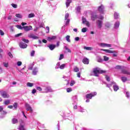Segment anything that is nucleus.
<instances>
[{
  "mask_svg": "<svg viewBox=\"0 0 130 130\" xmlns=\"http://www.w3.org/2000/svg\"><path fill=\"white\" fill-rule=\"evenodd\" d=\"M0 35L1 36H4V35H5V32H4V31L2 29H0Z\"/></svg>",
  "mask_w": 130,
  "mask_h": 130,
  "instance_id": "de8ad7c7",
  "label": "nucleus"
},
{
  "mask_svg": "<svg viewBox=\"0 0 130 130\" xmlns=\"http://www.w3.org/2000/svg\"><path fill=\"white\" fill-rule=\"evenodd\" d=\"M28 37L29 38H32V39H38V37L35 36L34 34L32 33L29 34Z\"/></svg>",
  "mask_w": 130,
  "mask_h": 130,
  "instance_id": "1a4fd4ad",
  "label": "nucleus"
},
{
  "mask_svg": "<svg viewBox=\"0 0 130 130\" xmlns=\"http://www.w3.org/2000/svg\"><path fill=\"white\" fill-rule=\"evenodd\" d=\"M25 107L26 108L27 111H30V112H33V109H32V107L28 104V103H25Z\"/></svg>",
  "mask_w": 130,
  "mask_h": 130,
  "instance_id": "423d86ee",
  "label": "nucleus"
},
{
  "mask_svg": "<svg viewBox=\"0 0 130 130\" xmlns=\"http://www.w3.org/2000/svg\"><path fill=\"white\" fill-rule=\"evenodd\" d=\"M15 17H16V18H19V19H22V15L20 14H16Z\"/></svg>",
  "mask_w": 130,
  "mask_h": 130,
  "instance_id": "7c9ffc66",
  "label": "nucleus"
},
{
  "mask_svg": "<svg viewBox=\"0 0 130 130\" xmlns=\"http://www.w3.org/2000/svg\"><path fill=\"white\" fill-rule=\"evenodd\" d=\"M126 97H127V98L129 97V92H128V91L126 92Z\"/></svg>",
  "mask_w": 130,
  "mask_h": 130,
  "instance_id": "bf43d9fd",
  "label": "nucleus"
},
{
  "mask_svg": "<svg viewBox=\"0 0 130 130\" xmlns=\"http://www.w3.org/2000/svg\"><path fill=\"white\" fill-rule=\"evenodd\" d=\"M97 95V92H92L91 93L87 94L85 95V98L86 99H92V97H94V96H96Z\"/></svg>",
  "mask_w": 130,
  "mask_h": 130,
  "instance_id": "f03ea898",
  "label": "nucleus"
},
{
  "mask_svg": "<svg viewBox=\"0 0 130 130\" xmlns=\"http://www.w3.org/2000/svg\"><path fill=\"white\" fill-rule=\"evenodd\" d=\"M40 28H44V23H41L39 25Z\"/></svg>",
  "mask_w": 130,
  "mask_h": 130,
  "instance_id": "09e8293b",
  "label": "nucleus"
},
{
  "mask_svg": "<svg viewBox=\"0 0 130 130\" xmlns=\"http://www.w3.org/2000/svg\"><path fill=\"white\" fill-rule=\"evenodd\" d=\"M99 19H100V20H98V26L99 28H101L102 27V24H103V21L102 20L104 19V17L103 16H101Z\"/></svg>",
  "mask_w": 130,
  "mask_h": 130,
  "instance_id": "20e7f679",
  "label": "nucleus"
},
{
  "mask_svg": "<svg viewBox=\"0 0 130 130\" xmlns=\"http://www.w3.org/2000/svg\"><path fill=\"white\" fill-rule=\"evenodd\" d=\"M66 20L67 21L66 22V25L68 26V25H69L71 20H70V19H68Z\"/></svg>",
  "mask_w": 130,
  "mask_h": 130,
  "instance_id": "e433bc0d",
  "label": "nucleus"
},
{
  "mask_svg": "<svg viewBox=\"0 0 130 130\" xmlns=\"http://www.w3.org/2000/svg\"><path fill=\"white\" fill-rule=\"evenodd\" d=\"M72 3V0H67V2L66 3L67 8H69L70 7V5Z\"/></svg>",
  "mask_w": 130,
  "mask_h": 130,
  "instance_id": "a211bd4d",
  "label": "nucleus"
},
{
  "mask_svg": "<svg viewBox=\"0 0 130 130\" xmlns=\"http://www.w3.org/2000/svg\"><path fill=\"white\" fill-rule=\"evenodd\" d=\"M3 64L5 68H8V67H9V64L8 63L4 62Z\"/></svg>",
  "mask_w": 130,
  "mask_h": 130,
  "instance_id": "5fc2aeb1",
  "label": "nucleus"
},
{
  "mask_svg": "<svg viewBox=\"0 0 130 130\" xmlns=\"http://www.w3.org/2000/svg\"><path fill=\"white\" fill-rule=\"evenodd\" d=\"M74 72L78 73V72H79V68H78V67L74 68Z\"/></svg>",
  "mask_w": 130,
  "mask_h": 130,
  "instance_id": "4d7b16f0",
  "label": "nucleus"
},
{
  "mask_svg": "<svg viewBox=\"0 0 130 130\" xmlns=\"http://www.w3.org/2000/svg\"><path fill=\"white\" fill-rule=\"evenodd\" d=\"M69 17H70V14H69V13H66L64 16V20H68Z\"/></svg>",
  "mask_w": 130,
  "mask_h": 130,
  "instance_id": "f704fd0d",
  "label": "nucleus"
},
{
  "mask_svg": "<svg viewBox=\"0 0 130 130\" xmlns=\"http://www.w3.org/2000/svg\"><path fill=\"white\" fill-rule=\"evenodd\" d=\"M82 62H83L84 64H89V59L87 58H83L82 60Z\"/></svg>",
  "mask_w": 130,
  "mask_h": 130,
  "instance_id": "4468645a",
  "label": "nucleus"
},
{
  "mask_svg": "<svg viewBox=\"0 0 130 130\" xmlns=\"http://www.w3.org/2000/svg\"><path fill=\"white\" fill-rule=\"evenodd\" d=\"M64 48L67 51V52H69V53H72V50H71V49H70L69 48H68V47L65 46Z\"/></svg>",
  "mask_w": 130,
  "mask_h": 130,
  "instance_id": "393cba45",
  "label": "nucleus"
},
{
  "mask_svg": "<svg viewBox=\"0 0 130 130\" xmlns=\"http://www.w3.org/2000/svg\"><path fill=\"white\" fill-rule=\"evenodd\" d=\"M10 100H6L4 102V104L5 105H8V104H10Z\"/></svg>",
  "mask_w": 130,
  "mask_h": 130,
  "instance_id": "c9c22d12",
  "label": "nucleus"
},
{
  "mask_svg": "<svg viewBox=\"0 0 130 130\" xmlns=\"http://www.w3.org/2000/svg\"><path fill=\"white\" fill-rule=\"evenodd\" d=\"M8 55L11 58H13V54L11 52L8 53Z\"/></svg>",
  "mask_w": 130,
  "mask_h": 130,
  "instance_id": "680f3d73",
  "label": "nucleus"
},
{
  "mask_svg": "<svg viewBox=\"0 0 130 130\" xmlns=\"http://www.w3.org/2000/svg\"><path fill=\"white\" fill-rule=\"evenodd\" d=\"M12 123H13V124H15V123H18V119H16L15 118H13L12 120Z\"/></svg>",
  "mask_w": 130,
  "mask_h": 130,
  "instance_id": "412c9836",
  "label": "nucleus"
},
{
  "mask_svg": "<svg viewBox=\"0 0 130 130\" xmlns=\"http://www.w3.org/2000/svg\"><path fill=\"white\" fill-rule=\"evenodd\" d=\"M106 73V71L102 70L100 69H98V74H105Z\"/></svg>",
  "mask_w": 130,
  "mask_h": 130,
  "instance_id": "aec40b11",
  "label": "nucleus"
},
{
  "mask_svg": "<svg viewBox=\"0 0 130 130\" xmlns=\"http://www.w3.org/2000/svg\"><path fill=\"white\" fill-rule=\"evenodd\" d=\"M34 17H35V15L34 14V13H30L28 15V18H34Z\"/></svg>",
  "mask_w": 130,
  "mask_h": 130,
  "instance_id": "2f4dec72",
  "label": "nucleus"
},
{
  "mask_svg": "<svg viewBox=\"0 0 130 130\" xmlns=\"http://www.w3.org/2000/svg\"><path fill=\"white\" fill-rule=\"evenodd\" d=\"M103 51H105L106 53H115V51H112V50H107V49H102Z\"/></svg>",
  "mask_w": 130,
  "mask_h": 130,
  "instance_id": "2eb2a0df",
  "label": "nucleus"
},
{
  "mask_svg": "<svg viewBox=\"0 0 130 130\" xmlns=\"http://www.w3.org/2000/svg\"><path fill=\"white\" fill-rule=\"evenodd\" d=\"M98 11L99 13H100L102 15H104V12L105 11L104 5L102 4L101 6H99Z\"/></svg>",
  "mask_w": 130,
  "mask_h": 130,
  "instance_id": "f257e3e1",
  "label": "nucleus"
},
{
  "mask_svg": "<svg viewBox=\"0 0 130 130\" xmlns=\"http://www.w3.org/2000/svg\"><path fill=\"white\" fill-rule=\"evenodd\" d=\"M91 76H95L98 77V68H93L92 71L91 72Z\"/></svg>",
  "mask_w": 130,
  "mask_h": 130,
  "instance_id": "7ed1b4c3",
  "label": "nucleus"
},
{
  "mask_svg": "<svg viewBox=\"0 0 130 130\" xmlns=\"http://www.w3.org/2000/svg\"><path fill=\"white\" fill-rule=\"evenodd\" d=\"M13 107H14V108H15V109H17V107H18V103H14L13 104Z\"/></svg>",
  "mask_w": 130,
  "mask_h": 130,
  "instance_id": "ea45409f",
  "label": "nucleus"
},
{
  "mask_svg": "<svg viewBox=\"0 0 130 130\" xmlns=\"http://www.w3.org/2000/svg\"><path fill=\"white\" fill-rule=\"evenodd\" d=\"M7 112L4 111V110L2 111V114H3V115H6L7 114Z\"/></svg>",
  "mask_w": 130,
  "mask_h": 130,
  "instance_id": "338daca9",
  "label": "nucleus"
},
{
  "mask_svg": "<svg viewBox=\"0 0 130 130\" xmlns=\"http://www.w3.org/2000/svg\"><path fill=\"white\" fill-rule=\"evenodd\" d=\"M72 91H73V89H72V88H67V92L68 93H70V92H72Z\"/></svg>",
  "mask_w": 130,
  "mask_h": 130,
  "instance_id": "58836bf2",
  "label": "nucleus"
},
{
  "mask_svg": "<svg viewBox=\"0 0 130 130\" xmlns=\"http://www.w3.org/2000/svg\"><path fill=\"white\" fill-rule=\"evenodd\" d=\"M105 78L106 80L108 81V82H110V78L109 77V76L106 75Z\"/></svg>",
  "mask_w": 130,
  "mask_h": 130,
  "instance_id": "79ce46f5",
  "label": "nucleus"
},
{
  "mask_svg": "<svg viewBox=\"0 0 130 130\" xmlns=\"http://www.w3.org/2000/svg\"><path fill=\"white\" fill-rule=\"evenodd\" d=\"M2 97H3V98H10V95L8 94V93L5 91H4L2 93Z\"/></svg>",
  "mask_w": 130,
  "mask_h": 130,
  "instance_id": "9d476101",
  "label": "nucleus"
},
{
  "mask_svg": "<svg viewBox=\"0 0 130 130\" xmlns=\"http://www.w3.org/2000/svg\"><path fill=\"white\" fill-rule=\"evenodd\" d=\"M22 35H23L22 33H19L17 35H15V37H19L20 36H22Z\"/></svg>",
  "mask_w": 130,
  "mask_h": 130,
  "instance_id": "49530a36",
  "label": "nucleus"
},
{
  "mask_svg": "<svg viewBox=\"0 0 130 130\" xmlns=\"http://www.w3.org/2000/svg\"><path fill=\"white\" fill-rule=\"evenodd\" d=\"M96 19H97V15L95 14H92L91 16V20H92V21H95V20Z\"/></svg>",
  "mask_w": 130,
  "mask_h": 130,
  "instance_id": "5701e85b",
  "label": "nucleus"
},
{
  "mask_svg": "<svg viewBox=\"0 0 130 130\" xmlns=\"http://www.w3.org/2000/svg\"><path fill=\"white\" fill-rule=\"evenodd\" d=\"M37 73H38V70L37 69V68H36L32 70V74L35 76L37 75Z\"/></svg>",
  "mask_w": 130,
  "mask_h": 130,
  "instance_id": "f3484780",
  "label": "nucleus"
},
{
  "mask_svg": "<svg viewBox=\"0 0 130 130\" xmlns=\"http://www.w3.org/2000/svg\"><path fill=\"white\" fill-rule=\"evenodd\" d=\"M16 27L18 29H20V30H23V29H24V27H22L21 25H16Z\"/></svg>",
  "mask_w": 130,
  "mask_h": 130,
  "instance_id": "37998d69",
  "label": "nucleus"
},
{
  "mask_svg": "<svg viewBox=\"0 0 130 130\" xmlns=\"http://www.w3.org/2000/svg\"><path fill=\"white\" fill-rule=\"evenodd\" d=\"M64 67H66V64H62L60 66V69L61 70H63V69H64Z\"/></svg>",
  "mask_w": 130,
  "mask_h": 130,
  "instance_id": "a18cd8bd",
  "label": "nucleus"
},
{
  "mask_svg": "<svg viewBox=\"0 0 130 130\" xmlns=\"http://www.w3.org/2000/svg\"><path fill=\"white\" fill-rule=\"evenodd\" d=\"M11 5L13 7V8H14V9H17V5L15 4H12Z\"/></svg>",
  "mask_w": 130,
  "mask_h": 130,
  "instance_id": "864d4df0",
  "label": "nucleus"
},
{
  "mask_svg": "<svg viewBox=\"0 0 130 130\" xmlns=\"http://www.w3.org/2000/svg\"><path fill=\"white\" fill-rule=\"evenodd\" d=\"M77 12H78V13H80V11H81V7L78 6L77 8Z\"/></svg>",
  "mask_w": 130,
  "mask_h": 130,
  "instance_id": "6e6d98bb",
  "label": "nucleus"
},
{
  "mask_svg": "<svg viewBox=\"0 0 130 130\" xmlns=\"http://www.w3.org/2000/svg\"><path fill=\"white\" fill-rule=\"evenodd\" d=\"M113 88H114V90L116 92V91H117V90H118V89H119V87H118V86L115 85L113 86Z\"/></svg>",
  "mask_w": 130,
  "mask_h": 130,
  "instance_id": "bb28decb",
  "label": "nucleus"
},
{
  "mask_svg": "<svg viewBox=\"0 0 130 130\" xmlns=\"http://www.w3.org/2000/svg\"><path fill=\"white\" fill-rule=\"evenodd\" d=\"M17 64L18 67H20V66H22V62L18 61Z\"/></svg>",
  "mask_w": 130,
  "mask_h": 130,
  "instance_id": "13d9d810",
  "label": "nucleus"
},
{
  "mask_svg": "<svg viewBox=\"0 0 130 130\" xmlns=\"http://www.w3.org/2000/svg\"><path fill=\"white\" fill-rule=\"evenodd\" d=\"M75 41H79V40H80V38L78 37H76L75 39Z\"/></svg>",
  "mask_w": 130,
  "mask_h": 130,
  "instance_id": "69168bd1",
  "label": "nucleus"
},
{
  "mask_svg": "<svg viewBox=\"0 0 130 130\" xmlns=\"http://www.w3.org/2000/svg\"><path fill=\"white\" fill-rule=\"evenodd\" d=\"M27 87H33V83H30V82H28L27 83Z\"/></svg>",
  "mask_w": 130,
  "mask_h": 130,
  "instance_id": "4c0bfd02",
  "label": "nucleus"
},
{
  "mask_svg": "<svg viewBox=\"0 0 130 130\" xmlns=\"http://www.w3.org/2000/svg\"><path fill=\"white\" fill-rule=\"evenodd\" d=\"M56 38H57V37L56 36H53L51 37H48L47 40L48 41H51V40H55V39H56Z\"/></svg>",
  "mask_w": 130,
  "mask_h": 130,
  "instance_id": "ddd939ff",
  "label": "nucleus"
},
{
  "mask_svg": "<svg viewBox=\"0 0 130 130\" xmlns=\"http://www.w3.org/2000/svg\"><path fill=\"white\" fill-rule=\"evenodd\" d=\"M123 67L120 66H119V65H117V66H116L115 67V69L116 70H121V71L122 69H123Z\"/></svg>",
  "mask_w": 130,
  "mask_h": 130,
  "instance_id": "4be33fe9",
  "label": "nucleus"
},
{
  "mask_svg": "<svg viewBox=\"0 0 130 130\" xmlns=\"http://www.w3.org/2000/svg\"><path fill=\"white\" fill-rule=\"evenodd\" d=\"M106 27L107 28H110V24L109 23L106 24Z\"/></svg>",
  "mask_w": 130,
  "mask_h": 130,
  "instance_id": "0e129e2a",
  "label": "nucleus"
},
{
  "mask_svg": "<svg viewBox=\"0 0 130 130\" xmlns=\"http://www.w3.org/2000/svg\"><path fill=\"white\" fill-rule=\"evenodd\" d=\"M45 90L46 92H52V89H51V88H50V87H46Z\"/></svg>",
  "mask_w": 130,
  "mask_h": 130,
  "instance_id": "6ab92c4d",
  "label": "nucleus"
},
{
  "mask_svg": "<svg viewBox=\"0 0 130 130\" xmlns=\"http://www.w3.org/2000/svg\"><path fill=\"white\" fill-rule=\"evenodd\" d=\"M121 74H123V75H130L129 71L127 70H126V69L124 67L121 70Z\"/></svg>",
  "mask_w": 130,
  "mask_h": 130,
  "instance_id": "39448f33",
  "label": "nucleus"
},
{
  "mask_svg": "<svg viewBox=\"0 0 130 130\" xmlns=\"http://www.w3.org/2000/svg\"><path fill=\"white\" fill-rule=\"evenodd\" d=\"M37 90L38 91H42V88L41 87H37Z\"/></svg>",
  "mask_w": 130,
  "mask_h": 130,
  "instance_id": "052dcab7",
  "label": "nucleus"
},
{
  "mask_svg": "<svg viewBox=\"0 0 130 130\" xmlns=\"http://www.w3.org/2000/svg\"><path fill=\"white\" fill-rule=\"evenodd\" d=\"M64 57V55H63V54H61L60 55V57L59 58V60H61V59H62Z\"/></svg>",
  "mask_w": 130,
  "mask_h": 130,
  "instance_id": "a19ab883",
  "label": "nucleus"
},
{
  "mask_svg": "<svg viewBox=\"0 0 130 130\" xmlns=\"http://www.w3.org/2000/svg\"><path fill=\"white\" fill-rule=\"evenodd\" d=\"M121 81H123V83L126 82L127 81V78L126 77H122L121 78Z\"/></svg>",
  "mask_w": 130,
  "mask_h": 130,
  "instance_id": "b1692460",
  "label": "nucleus"
},
{
  "mask_svg": "<svg viewBox=\"0 0 130 130\" xmlns=\"http://www.w3.org/2000/svg\"><path fill=\"white\" fill-rule=\"evenodd\" d=\"M100 46L102 47H111V44H109L101 43L100 44Z\"/></svg>",
  "mask_w": 130,
  "mask_h": 130,
  "instance_id": "9b49d317",
  "label": "nucleus"
},
{
  "mask_svg": "<svg viewBox=\"0 0 130 130\" xmlns=\"http://www.w3.org/2000/svg\"><path fill=\"white\" fill-rule=\"evenodd\" d=\"M22 41L23 42H25V43H29V41L28 40H26L25 39H22Z\"/></svg>",
  "mask_w": 130,
  "mask_h": 130,
  "instance_id": "c03bdc74",
  "label": "nucleus"
},
{
  "mask_svg": "<svg viewBox=\"0 0 130 130\" xmlns=\"http://www.w3.org/2000/svg\"><path fill=\"white\" fill-rule=\"evenodd\" d=\"M115 19H118V14L117 13H114Z\"/></svg>",
  "mask_w": 130,
  "mask_h": 130,
  "instance_id": "3c124183",
  "label": "nucleus"
},
{
  "mask_svg": "<svg viewBox=\"0 0 130 130\" xmlns=\"http://www.w3.org/2000/svg\"><path fill=\"white\" fill-rule=\"evenodd\" d=\"M104 60L105 61H108L109 60V57L106 56H104Z\"/></svg>",
  "mask_w": 130,
  "mask_h": 130,
  "instance_id": "c756f323",
  "label": "nucleus"
},
{
  "mask_svg": "<svg viewBox=\"0 0 130 130\" xmlns=\"http://www.w3.org/2000/svg\"><path fill=\"white\" fill-rule=\"evenodd\" d=\"M84 49L86 50H92V49H93V48L91 47H84Z\"/></svg>",
  "mask_w": 130,
  "mask_h": 130,
  "instance_id": "cd10ccee",
  "label": "nucleus"
},
{
  "mask_svg": "<svg viewBox=\"0 0 130 130\" xmlns=\"http://www.w3.org/2000/svg\"><path fill=\"white\" fill-rule=\"evenodd\" d=\"M35 93H36V89H32V94H35Z\"/></svg>",
  "mask_w": 130,
  "mask_h": 130,
  "instance_id": "774afa93",
  "label": "nucleus"
},
{
  "mask_svg": "<svg viewBox=\"0 0 130 130\" xmlns=\"http://www.w3.org/2000/svg\"><path fill=\"white\" fill-rule=\"evenodd\" d=\"M82 24H85L87 27L90 26V23H89V21H87L86 18H84V17H82Z\"/></svg>",
  "mask_w": 130,
  "mask_h": 130,
  "instance_id": "0eeeda50",
  "label": "nucleus"
},
{
  "mask_svg": "<svg viewBox=\"0 0 130 130\" xmlns=\"http://www.w3.org/2000/svg\"><path fill=\"white\" fill-rule=\"evenodd\" d=\"M103 61V59L102 58H99L98 59V62H102Z\"/></svg>",
  "mask_w": 130,
  "mask_h": 130,
  "instance_id": "e2e57ef3",
  "label": "nucleus"
},
{
  "mask_svg": "<svg viewBox=\"0 0 130 130\" xmlns=\"http://www.w3.org/2000/svg\"><path fill=\"white\" fill-rule=\"evenodd\" d=\"M66 38V40H67V41H68V42H71V40H70V38H71V36H67Z\"/></svg>",
  "mask_w": 130,
  "mask_h": 130,
  "instance_id": "473e14b6",
  "label": "nucleus"
},
{
  "mask_svg": "<svg viewBox=\"0 0 130 130\" xmlns=\"http://www.w3.org/2000/svg\"><path fill=\"white\" fill-rule=\"evenodd\" d=\"M19 130H25V127H24V126L23 125H20L18 128Z\"/></svg>",
  "mask_w": 130,
  "mask_h": 130,
  "instance_id": "72a5a7b5",
  "label": "nucleus"
},
{
  "mask_svg": "<svg viewBox=\"0 0 130 130\" xmlns=\"http://www.w3.org/2000/svg\"><path fill=\"white\" fill-rule=\"evenodd\" d=\"M75 82L74 80H72L70 83V86H73V85H75Z\"/></svg>",
  "mask_w": 130,
  "mask_h": 130,
  "instance_id": "8fccbe9b",
  "label": "nucleus"
},
{
  "mask_svg": "<svg viewBox=\"0 0 130 130\" xmlns=\"http://www.w3.org/2000/svg\"><path fill=\"white\" fill-rule=\"evenodd\" d=\"M23 28L26 32L30 31V30H32V26L31 25L23 26Z\"/></svg>",
  "mask_w": 130,
  "mask_h": 130,
  "instance_id": "6e6552de",
  "label": "nucleus"
},
{
  "mask_svg": "<svg viewBox=\"0 0 130 130\" xmlns=\"http://www.w3.org/2000/svg\"><path fill=\"white\" fill-rule=\"evenodd\" d=\"M19 46L21 47V48H26L28 45H27V44L24 43H20L19 44Z\"/></svg>",
  "mask_w": 130,
  "mask_h": 130,
  "instance_id": "f8f14e48",
  "label": "nucleus"
},
{
  "mask_svg": "<svg viewBox=\"0 0 130 130\" xmlns=\"http://www.w3.org/2000/svg\"><path fill=\"white\" fill-rule=\"evenodd\" d=\"M86 31H88V28L87 27H83L81 29V32H82L83 33H85Z\"/></svg>",
  "mask_w": 130,
  "mask_h": 130,
  "instance_id": "c85d7f7f",
  "label": "nucleus"
},
{
  "mask_svg": "<svg viewBox=\"0 0 130 130\" xmlns=\"http://www.w3.org/2000/svg\"><path fill=\"white\" fill-rule=\"evenodd\" d=\"M34 54H35V51L32 50L31 52L30 55H31V56H34Z\"/></svg>",
  "mask_w": 130,
  "mask_h": 130,
  "instance_id": "603ef678",
  "label": "nucleus"
},
{
  "mask_svg": "<svg viewBox=\"0 0 130 130\" xmlns=\"http://www.w3.org/2000/svg\"><path fill=\"white\" fill-rule=\"evenodd\" d=\"M48 47L50 49V50H53L55 47H56V45H53V44H51L49 46H48Z\"/></svg>",
  "mask_w": 130,
  "mask_h": 130,
  "instance_id": "dca6fc26",
  "label": "nucleus"
},
{
  "mask_svg": "<svg viewBox=\"0 0 130 130\" xmlns=\"http://www.w3.org/2000/svg\"><path fill=\"white\" fill-rule=\"evenodd\" d=\"M114 27H115V29H117V28H118V27H119V22H118V21L116 22L115 23Z\"/></svg>",
  "mask_w": 130,
  "mask_h": 130,
  "instance_id": "a878e982",
  "label": "nucleus"
}]
</instances>
